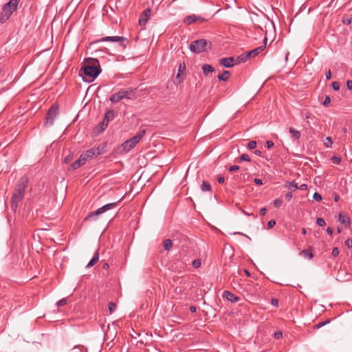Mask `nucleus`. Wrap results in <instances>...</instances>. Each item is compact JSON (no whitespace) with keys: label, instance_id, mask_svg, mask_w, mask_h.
<instances>
[{"label":"nucleus","instance_id":"nucleus-1","mask_svg":"<svg viewBox=\"0 0 352 352\" xmlns=\"http://www.w3.org/2000/svg\"><path fill=\"white\" fill-rule=\"evenodd\" d=\"M28 182V179L26 177H22L16 184L12 196L11 197V210L16 212L19 207V203L24 197L25 191Z\"/></svg>","mask_w":352,"mask_h":352},{"label":"nucleus","instance_id":"nucleus-2","mask_svg":"<svg viewBox=\"0 0 352 352\" xmlns=\"http://www.w3.org/2000/svg\"><path fill=\"white\" fill-rule=\"evenodd\" d=\"M93 65L86 64L83 67V72L88 78L87 81L94 80L101 72V69L97 59H92Z\"/></svg>","mask_w":352,"mask_h":352},{"label":"nucleus","instance_id":"nucleus-3","mask_svg":"<svg viewBox=\"0 0 352 352\" xmlns=\"http://www.w3.org/2000/svg\"><path fill=\"white\" fill-rule=\"evenodd\" d=\"M145 133L146 130L142 129L135 136L123 142L121 145V148L122 149V152L127 153L133 149L135 145L140 142Z\"/></svg>","mask_w":352,"mask_h":352},{"label":"nucleus","instance_id":"nucleus-4","mask_svg":"<svg viewBox=\"0 0 352 352\" xmlns=\"http://www.w3.org/2000/svg\"><path fill=\"white\" fill-rule=\"evenodd\" d=\"M117 206V203H110L107 204L94 212L89 213L85 218L84 221H96L97 219L98 216L104 213V212L109 210L111 209L114 208Z\"/></svg>","mask_w":352,"mask_h":352},{"label":"nucleus","instance_id":"nucleus-5","mask_svg":"<svg viewBox=\"0 0 352 352\" xmlns=\"http://www.w3.org/2000/svg\"><path fill=\"white\" fill-rule=\"evenodd\" d=\"M134 90L132 89H121L118 92L112 94L109 98V100L112 103H116L122 100V99H131V96L133 95Z\"/></svg>","mask_w":352,"mask_h":352},{"label":"nucleus","instance_id":"nucleus-6","mask_svg":"<svg viewBox=\"0 0 352 352\" xmlns=\"http://www.w3.org/2000/svg\"><path fill=\"white\" fill-rule=\"evenodd\" d=\"M208 42L207 40L201 38L196 41H193L189 47L190 50L192 52L199 54L206 51Z\"/></svg>","mask_w":352,"mask_h":352},{"label":"nucleus","instance_id":"nucleus-7","mask_svg":"<svg viewBox=\"0 0 352 352\" xmlns=\"http://www.w3.org/2000/svg\"><path fill=\"white\" fill-rule=\"evenodd\" d=\"M105 144H102L98 147L92 148L83 153L87 160L92 159L93 157H97L105 152Z\"/></svg>","mask_w":352,"mask_h":352},{"label":"nucleus","instance_id":"nucleus-8","mask_svg":"<svg viewBox=\"0 0 352 352\" xmlns=\"http://www.w3.org/2000/svg\"><path fill=\"white\" fill-rule=\"evenodd\" d=\"M58 114V108L56 106H52L48 110L45 119L46 122L45 124L47 126H51L53 125L55 118Z\"/></svg>","mask_w":352,"mask_h":352},{"label":"nucleus","instance_id":"nucleus-9","mask_svg":"<svg viewBox=\"0 0 352 352\" xmlns=\"http://www.w3.org/2000/svg\"><path fill=\"white\" fill-rule=\"evenodd\" d=\"M116 115L114 110H108L106 111L102 121L100 123V131H104L108 126L110 121L113 120Z\"/></svg>","mask_w":352,"mask_h":352},{"label":"nucleus","instance_id":"nucleus-10","mask_svg":"<svg viewBox=\"0 0 352 352\" xmlns=\"http://www.w3.org/2000/svg\"><path fill=\"white\" fill-rule=\"evenodd\" d=\"M16 11V10L12 9V7H10V6H8L7 3H6L2 8L1 12V18L0 21L1 23H5L13 14V12Z\"/></svg>","mask_w":352,"mask_h":352},{"label":"nucleus","instance_id":"nucleus-11","mask_svg":"<svg viewBox=\"0 0 352 352\" xmlns=\"http://www.w3.org/2000/svg\"><path fill=\"white\" fill-rule=\"evenodd\" d=\"M100 41H111V42H117L120 43V45L123 47H126V44H128L129 41L126 38L120 36H105L100 39Z\"/></svg>","mask_w":352,"mask_h":352},{"label":"nucleus","instance_id":"nucleus-12","mask_svg":"<svg viewBox=\"0 0 352 352\" xmlns=\"http://www.w3.org/2000/svg\"><path fill=\"white\" fill-rule=\"evenodd\" d=\"M219 63L221 65L226 68H230L235 65H237L236 58L233 57L223 58L219 60Z\"/></svg>","mask_w":352,"mask_h":352},{"label":"nucleus","instance_id":"nucleus-13","mask_svg":"<svg viewBox=\"0 0 352 352\" xmlns=\"http://www.w3.org/2000/svg\"><path fill=\"white\" fill-rule=\"evenodd\" d=\"M88 160L85 157L84 153H82L79 158L71 164V168L76 170L83 165Z\"/></svg>","mask_w":352,"mask_h":352},{"label":"nucleus","instance_id":"nucleus-14","mask_svg":"<svg viewBox=\"0 0 352 352\" xmlns=\"http://www.w3.org/2000/svg\"><path fill=\"white\" fill-rule=\"evenodd\" d=\"M204 21L205 19L201 16H199L195 14L188 15L186 16L184 19V22L187 25H190L196 21L203 22Z\"/></svg>","mask_w":352,"mask_h":352},{"label":"nucleus","instance_id":"nucleus-15","mask_svg":"<svg viewBox=\"0 0 352 352\" xmlns=\"http://www.w3.org/2000/svg\"><path fill=\"white\" fill-rule=\"evenodd\" d=\"M267 37H265L264 38V45H261V46H259L252 50H250L249 52H248V54L250 57H255L257 55H258L263 50L264 48L265 47V45H266V43H267Z\"/></svg>","mask_w":352,"mask_h":352},{"label":"nucleus","instance_id":"nucleus-16","mask_svg":"<svg viewBox=\"0 0 352 352\" xmlns=\"http://www.w3.org/2000/svg\"><path fill=\"white\" fill-rule=\"evenodd\" d=\"M151 14V10L149 8H146L144 10L143 13L141 14L139 19V24L142 26L144 25L148 20L149 16Z\"/></svg>","mask_w":352,"mask_h":352},{"label":"nucleus","instance_id":"nucleus-17","mask_svg":"<svg viewBox=\"0 0 352 352\" xmlns=\"http://www.w3.org/2000/svg\"><path fill=\"white\" fill-rule=\"evenodd\" d=\"M223 296L232 302H236L239 300V297L229 291H225L223 294Z\"/></svg>","mask_w":352,"mask_h":352},{"label":"nucleus","instance_id":"nucleus-18","mask_svg":"<svg viewBox=\"0 0 352 352\" xmlns=\"http://www.w3.org/2000/svg\"><path fill=\"white\" fill-rule=\"evenodd\" d=\"M99 257H100V256H99L98 250H96V252L94 253L92 258L88 263L87 267L89 268V267L94 266L98 261Z\"/></svg>","mask_w":352,"mask_h":352},{"label":"nucleus","instance_id":"nucleus-19","mask_svg":"<svg viewBox=\"0 0 352 352\" xmlns=\"http://www.w3.org/2000/svg\"><path fill=\"white\" fill-rule=\"evenodd\" d=\"M289 131L292 138L294 140H298L300 139V132L299 131L295 129L294 127H290Z\"/></svg>","mask_w":352,"mask_h":352},{"label":"nucleus","instance_id":"nucleus-20","mask_svg":"<svg viewBox=\"0 0 352 352\" xmlns=\"http://www.w3.org/2000/svg\"><path fill=\"white\" fill-rule=\"evenodd\" d=\"M202 70L204 74L206 76H208L210 73H212L214 71V68L210 65L204 64L202 66Z\"/></svg>","mask_w":352,"mask_h":352},{"label":"nucleus","instance_id":"nucleus-21","mask_svg":"<svg viewBox=\"0 0 352 352\" xmlns=\"http://www.w3.org/2000/svg\"><path fill=\"white\" fill-rule=\"evenodd\" d=\"M300 254L304 257L311 260L314 257V254L311 252V248L309 249H305L300 252Z\"/></svg>","mask_w":352,"mask_h":352},{"label":"nucleus","instance_id":"nucleus-22","mask_svg":"<svg viewBox=\"0 0 352 352\" xmlns=\"http://www.w3.org/2000/svg\"><path fill=\"white\" fill-rule=\"evenodd\" d=\"M249 58H250V56H249L248 52L239 55L236 58V63H237V64H239L240 63H245L248 60Z\"/></svg>","mask_w":352,"mask_h":352},{"label":"nucleus","instance_id":"nucleus-23","mask_svg":"<svg viewBox=\"0 0 352 352\" xmlns=\"http://www.w3.org/2000/svg\"><path fill=\"white\" fill-rule=\"evenodd\" d=\"M230 76V72L223 71V72L222 74H219L217 76V78L219 80L226 81L229 78Z\"/></svg>","mask_w":352,"mask_h":352},{"label":"nucleus","instance_id":"nucleus-24","mask_svg":"<svg viewBox=\"0 0 352 352\" xmlns=\"http://www.w3.org/2000/svg\"><path fill=\"white\" fill-rule=\"evenodd\" d=\"M339 221L341 223L345 225L346 226L350 224L349 218L341 214H339Z\"/></svg>","mask_w":352,"mask_h":352},{"label":"nucleus","instance_id":"nucleus-25","mask_svg":"<svg viewBox=\"0 0 352 352\" xmlns=\"http://www.w3.org/2000/svg\"><path fill=\"white\" fill-rule=\"evenodd\" d=\"M201 190L204 192L210 191L211 190V186L208 182L204 180L201 185Z\"/></svg>","mask_w":352,"mask_h":352},{"label":"nucleus","instance_id":"nucleus-26","mask_svg":"<svg viewBox=\"0 0 352 352\" xmlns=\"http://www.w3.org/2000/svg\"><path fill=\"white\" fill-rule=\"evenodd\" d=\"M69 352H87V349L82 345H76Z\"/></svg>","mask_w":352,"mask_h":352},{"label":"nucleus","instance_id":"nucleus-27","mask_svg":"<svg viewBox=\"0 0 352 352\" xmlns=\"http://www.w3.org/2000/svg\"><path fill=\"white\" fill-rule=\"evenodd\" d=\"M173 246L172 241L169 239L164 241V248L166 251H169Z\"/></svg>","mask_w":352,"mask_h":352},{"label":"nucleus","instance_id":"nucleus-28","mask_svg":"<svg viewBox=\"0 0 352 352\" xmlns=\"http://www.w3.org/2000/svg\"><path fill=\"white\" fill-rule=\"evenodd\" d=\"M324 144L327 148H331L333 144V140L331 137H326L325 139L323 140Z\"/></svg>","mask_w":352,"mask_h":352},{"label":"nucleus","instance_id":"nucleus-29","mask_svg":"<svg viewBox=\"0 0 352 352\" xmlns=\"http://www.w3.org/2000/svg\"><path fill=\"white\" fill-rule=\"evenodd\" d=\"M186 70V65L184 63H180L178 68V74L177 77L178 78L181 74H182Z\"/></svg>","mask_w":352,"mask_h":352},{"label":"nucleus","instance_id":"nucleus-30","mask_svg":"<svg viewBox=\"0 0 352 352\" xmlns=\"http://www.w3.org/2000/svg\"><path fill=\"white\" fill-rule=\"evenodd\" d=\"M19 0H10L9 2L7 3V4H8V6L12 7V9L16 10L17 6L19 4Z\"/></svg>","mask_w":352,"mask_h":352},{"label":"nucleus","instance_id":"nucleus-31","mask_svg":"<svg viewBox=\"0 0 352 352\" xmlns=\"http://www.w3.org/2000/svg\"><path fill=\"white\" fill-rule=\"evenodd\" d=\"M108 309H109L110 314H112L114 312V311L116 309V305L114 302H111L108 305Z\"/></svg>","mask_w":352,"mask_h":352},{"label":"nucleus","instance_id":"nucleus-32","mask_svg":"<svg viewBox=\"0 0 352 352\" xmlns=\"http://www.w3.org/2000/svg\"><path fill=\"white\" fill-rule=\"evenodd\" d=\"M286 186L289 188H294V189L298 188V184L294 181L289 182Z\"/></svg>","mask_w":352,"mask_h":352},{"label":"nucleus","instance_id":"nucleus-33","mask_svg":"<svg viewBox=\"0 0 352 352\" xmlns=\"http://www.w3.org/2000/svg\"><path fill=\"white\" fill-rule=\"evenodd\" d=\"M329 322H330V320H327L324 322H319L315 325V329H320V327L329 323Z\"/></svg>","mask_w":352,"mask_h":352},{"label":"nucleus","instance_id":"nucleus-34","mask_svg":"<svg viewBox=\"0 0 352 352\" xmlns=\"http://www.w3.org/2000/svg\"><path fill=\"white\" fill-rule=\"evenodd\" d=\"M239 161L241 162V161H246V162H250V158L249 157V155L248 154H243L240 156L239 157Z\"/></svg>","mask_w":352,"mask_h":352},{"label":"nucleus","instance_id":"nucleus-35","mask_svg":"<svg viewBox=\"0 0 352 352\" xmlns=\"http://www.w3.org/2000/svg\"><path fill=\"white\" fill-rule=\"evenodd\" d=\"M331 161L333 164H340L341 162V158L334 155L332 157Z\"/></svg>","mask_w":352,"mask_h":352},{"label":"nucleus","instance_id":"nucleus-36","mask_svg":"<svg viewBox=\"0 0 352 352\" xmlns=\"http://www.w3.org/2000/svg\"><path fill=\"white\" fill-rule=\"evenodd\" d=\"M282 202H283L282 200L278 198V199H276L274 200L273 204L275 207L279 208L281 206Z\"/></svg>","mask_w":352,"mask_h":352},{"label":"nucleus","instance_id":"nucleus-37","mask_svg":"<svg viewBox=\"0 0 352 352\" xmlns=\"http://www.w3.org/2000/svg\"><path fill=\"white\" fill-rule=\"evenodd\" d=\"M67 302V298H62L56 302V305L58 307H61L66 305Z\"/></svg>","mask_w":352,"mask_h":352},{"label":"nucleus","instance_id":"nucleus-38","mask_svg":"<svg viewBox=\"0 0 352 352\" xmlns=\"http://www.w3.org/2000/svg\"><path fill=\"white\" fill-rule=\"evenodd\" d=\"M257 143L256 141H250L248 143V147L249 149H253L256 147Z\"/></svg>","mask_w":352,"mask_h":352},{"label":"nucleus","instance_id":"nucleus-39","mask_svg":"<svg viewBox=\"0 0 352 352\" xmlns=\"http://www.w3.org/2000/svg\"><path fill=\"white\" fill-rule=\"evenodd\" d=\"M331 86H332V88L335 90V91H338L340 89V83L338 82H333L332 84H331Z\"/></svg>","mask_w":352,"mask_h":352},{"label":"nucleus","instance_id":"nucleus-40","mask_svg":"<svg viewBox=\"0 0 352 352\" xmlns=\"http://www.w3.org/2000/svg\"><path fill=\"white\" fill-rule=\"evenodd\" d=\"M316 223L319 226H323L326 224L325 221L322 218H317Z\"/></svg>","mask_w":352,"mask_h":352},{"label":"nucleus","instance_id":"nucleus-41","mask_svg":"<svg viewBox=\"0 0 352 352\" xmlns=\"http://www.w3.org/2000/svg\"><path fill=\"white\" fill-rule=\"evenodd\" d=\"M313 199L317 201H320L322 200V196L316 192L313 195Z\"/></svg>","mask_w":352,"mask_h":352},{"label":"nucleus","instance_id":"nucleus-42","mask_svg":"<svg viewBox=\"0 0 352 352\" xmlns=\"http://www.w3.org/2000/svg\"><path fill=\"white\" fill-rule=\"evenodd\" d=\"M201 265V261L199 259H195L192 262V266L195 268H198Z\"/></svg>","mask_w":352,"mask_h":352},{"label":"nucleus","instance_id":"nucleus-43","mask_svg":"<svg viewBox=\"0 0 352 352\" xmlns=\"http://www.w3.org/2000/svg\"><path fill=\"white\" fill-rule=\"evenodd\" d=\"M331 102V98L329 96H326L324 101H323V105L325 107H327L329 103Z\"/></svg>","mask_w":352,"mask_h":352},{"label":"nucleus","instance_id":"nucleus-44","mask_svg":"<svg viewBox=\"0 0 352 352\" xmlns=\"http://www.w3.org/2000/svg\"><path fill=\"white\" fill-rule=\"evenodd\" d=\"M240 169V167L237 165H233L229 167L228 170L230 172H234Z\"/></svg>","mask_w":352,"mask_h":352},{"label":"nucleus","instance_id":"nucleus-45","mask_svg":"<svg viewBox=\"0 0 352 352\" xmlns=\"http://www.w3.org/2000/svg\"><path fill=\"white\" fill-rule=\"evenodd\" d=\"M276 225V221L274 220V219H271L268 221L267 223V228L270 229V228H273L274 226Z\"/></svg>","mask_w":352,"mask_h":352},{"label":"nucleus","instance_id":"nucleus-46","mask_svg":"<svg viewBox=\"0 0 352 352\" xmlns=\"http://www.w3.org/2000/svg\"><path fill=\"white\" fill-rule=\"evenodd\" d=\"M339 252H340V251H339L338 248L337 247H335L332 250V256L333 257H336L339 254Z\"/></svg>","mask_w":352,"mask_h":352},{"label":"nucleus","instance_id":"nucleus-47","mask_svg":"<svg viewBox=\"0 0 352 352\" xmlns=\"http://www.w3.org/2000/svg\"><path fill=\"white\" fill-rule=\"evenodd\" d=\"M274 145V142L271 140L266 141L265 146L267 148H271Z\"/></svg>","mask_w":352,"mask_h":352},{"label":"nucleus","instance_id":"nucleus-48","mask_svg":"<svg viewBox=\"0 0 352 352\" xmlns=\"http://www.w3.org/2000/svg\"><path fill=\"white\" fill-rule=\"evenodd\" d=\"M345 245L347 246L348 248H352V239H346L345 241Z\"/></svg>","mask_w":352,"mask_h":352},{"label":"nucleus","instance_id":"nucleus-49","mask_svg":"<svg viewBox=\"0 0 352 352\" xmlns=\"http://www.w3.org/2000/svg\"><path fill=\"white\" fill-rule=\"evenodd\" d=\"M254 182L256 185H259V186L263 185V181H262V179H258V178H255V179H254Z\"/></svg>","mask_w":352,"mask_h":352},{"label":"nucleus","instance_id":"nucleus-50","mask_svg":"<svg viewBox=\"0 0 352 352\" xmlns=\"http://www.w3.org/2000/svg\"><path fill=\"white\" fill-rule=\"evenodd\" d=\"M271 304L273 305V306H278V300L276 299V298H272L271 300Z\"/></svg>","mask_w":352,"mask_h":352},{"label":"nucleus","instance_id":"nucleus-51","mask_svg":"<svg viewBox=\"0 0 352 352\" xmlns=\"http://www.w3.org/2000/svg\"><path fill=\"white\" fill-rule=\"evenodd\" d=\"M292 198V192H288L286 195H285V199L287 200V201H290Z\"/></svg>","mask_w":352,"mask_h":352},{"label":"nucleus","instance_id":"nucleus-52","mask_svg":"<svg viewBox=\"0 0 352 352\" xmlns=\"http://www.w3.org/2000/svg\"><path fill=\"white\" fill-rule=\"evenodd\" d=\"M346 87L349 90H352V80H349L346 81Z\"/></svg>","mask_w":352,"mask_h":352},{"label":"nucleus","instance_id":"nucleus-53","mask_svg":"<svg viewBox=\"0 0 352 352\" xmlns=\"http://www.w3.org/2000/svg\"><path fill=\"white\" fill-rule=\"evenodd\" d=\"M298 189H300L301 190H305L307 189V185L305 184H302L300 186H298Z\"/></svg>","mask_w":352,"mask_h":352},{"label":"nucleus","instance_id":"nucleus-54","mask_svg":"<svg viewBox=\"0 0 352 352\" xmlns=\"http://www.w3.org/2000/svg\"><path fill=\"white\" fill-rule=\"evenodd\" d=\"M282 336V333L281 331H276L274 333V338L276 339H278L280 338V337Z\"/></svg>","mask_w":352,"mask_h":352},{"label":"nucleus","instance_id":"nucleus-55","mask_svg":"<svg viewBox=\"0 0 352 352\" xmlns=\"http://www.w3.org/2000/svg\"><path fill=\"white\" fill-rule=\"evenodd\" d=\"M325 77L327 80H330L331 78V72L330 70L326 72Z\"/></svg>","mask_w":352,"mask_h":352},{"label":"nucleus","instance_id":"nucleus-56","mask_svg":"<svg viewBox=\"0 0 352 352\" xmlns=\"http://www.w3.org/2000/svg\"><path fill=\"white\" fill-rule=\"evenodd\" d=\"M217 181L219 184H223L225 181V179L223 176H219L217 178Z\"/></svg>","mask_w":352,"mask_h":352},{"label":"nucleus","instance_id":"nucleus-57","mask_svg":"<svg viewBox=\"0 0 352 352\" xmlns=\"http://www.w3.org/2000/svg\"><path fill=\"white\" fill-rule=\"evenodd\" d=\"M266 212H267V209L265 208H261V210H260L261 215L263 216V215H265L266 214Z\"/></svg>","mask_w":352,"mask_h":352},{"label":"nucleus","instance_id":"nucleus-58","mask_svg":"<svg viewBox=\"0 0 352 352\" xmlns=\"http://www.w3.org/2000/svg\"><path fill=\"white\" fill-rule=\"evenodd\" d=\"M327 232L330 234V235H332L333 234V229L331 228H327Z\"/></svg>","mask_w":352,"mask_h":352},{"label":"nucleus","instance_id":"nucleus-59","mask_svg":"<svg viewBox=\"0 0 352 352\" xmlns=\"http://www.w3.org/2000/svg\"><path fill=\"white\" fill-rule=\"evenodd\" d=\"M71 161V157L69 155V156H67L65 158V163H69V162Z\"/></svg>","mask_w":352,"mask_h":352},{"label":"nucleus","instance_id":"nucleus-60","mask_svg":"<svg viewBox=\"0 0 352 352\" xmlns=\"http://www.w3.org/2000/svg\"><path fill=\"white\" fill-rule=\"evenodd\" d=\"M196 310H197V309H196V307H195V306H190V311L191 312H192V313H193V312H195V311H196Z\"/></svg>","mask_w":352,"mask_h":352},{"label":"nucleus","instance_id":"nucleus-61","mask_svg":"<svg viewBox=\"0 0 352 352\" xmlns=\"http://www.w3.org/2000/svg\"><path fill=\"white\" fill-rule=\"evenodd\" d=\"M233 234H234L244 235V236H245L246 237H248L249 239H250V238L249 236H248L247 235H245V234H243V233H241V232H234V233H233Z\"/></svg>","mask_w":352,"mask_h":352},{"label":"nucleus","instance_id":"nucleus-62","mask_svg":"<svg viewBox=\"0 0 352 352\" xmlns=\"http://www.w3.org/2000/svg\"><path fill=\"white\" fill-rule=\"evenodd\" d=\"M339 199H340L339 195H335V196H334L335 201H338L339 200Z\"/></svg>","mask_w":352,"mask_h":352},{"label":"nucleus","instance_id":"nucleus-63","mask_svg":"<svg viewBox=\"0 0 352 352\" xmlns=\"http://www.w3.org/2000/svg\"><path fill=\"white\" fill-rule=\"evenodd\" d=\"M343 21L346 24H350L351 22V19L344 20Z\"/></svg>","mask_w":352,"mask_h":352},{"label":"nucleus","instance_id":"nucleus-64","mask_svg":"<svg viewBox=\"0 0 352 352\" xmlns=\"http://www.w3.org/2000/svg\"><path fill=\"white\" fill-rule=\"evenodd\" d=\"M245 273L246 274L247 276H250V273L249 271H248L247 270H245Z\"/></svg>","mask_w":352,"mask_h":352}]
</instances>
